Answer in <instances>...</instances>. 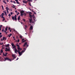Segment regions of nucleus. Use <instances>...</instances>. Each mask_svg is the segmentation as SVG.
Instances as JSON below:
<instances>
[{
    "label": "nucleus",
    "mask_w": 75,
    "mask_h": 75,
    "mask_svg": "<svg viewBox=\"0 0 75 75\" xmlns=\"http://www.w3.org/2000/svg\"><path fill=\"white\" fill-rule=\"evenodd\" d=\"M17 49L18 50V53L19 54V56H21V55L23 54V52H24L25 51V50H23L21 51V52H20V51L22 49L20 47V45H17Z\"/></svg>",
    "instance_id": "obj_1"
},
{
    "label": "nucleus",
    "mask_w": 75,
    "mask_h": 75,
    "mask_svg": "<svg viewBox=\"0 0 75 75\" xmlns=\"http://www.w3.org/2000/svg\"><path fill=\"white\" fill-rule=\"evenodd\" d=\"M12 18L13 20H16V21H17V15H16L14 16H12Z\"/></svg>",
    "instance_id": "obj_2"
},
{
    "label": "nucleus",
    "mask_w": 75,
    "mask_h": 75,
    "mask_svg": "<svg viewBox=\"0 0 75 75\" xmlns=\"http://www.w3.org/2000/svg\"><path fill=\"white\" fill-rule=\"evenodd\" d=\"M29 17H30V18H32V17H33V18H34H34V20L35 21L34 22H35V21H36L35 18V16H34V14H33V16L31 15V14H29Z\"/></svg>",
    "instance_id": "obj_3"
},
{
    "label": "nucleus",
    "mask_w": 75,
    "mask_h": 75,
    "mask_svg": "<svg viewBox=\"0 0 75 75\" xmlns=\"http://www.w3.org/2000/svg\"><path fill=\"white\" fill-rule=\"evenodd\" d=\"M12 57H13V58H12L11 59L12 60H14L16 58V55L15 54H12Z\"/></svg>",
    "instance_id": "obj_4"
},
{
    "label": "nucleus",
    "mask_w": 75,
    "mask_h": 75,
    "mask_svg": "<svg viewBox=\"0 0 75 75\" xmlns=\"http://www.w3.org/2000/svg\"><path fill=\"white\" fill-rule=\"evenodd\" d=\"M5 61H11V59H9L8 57H6L4 58Z\"/></svg>",
    "instance_id": "obj_5"
},
{
    "label": "nucleus",
    "mask_w": 75,
    "mask_h": 75,
    "mask_svg": "<svg viewBox=\"0 0 75 75\" xmlns=\"http://www.w3.org/2000/svg\"><path fill=\"white\" fill-rule=\"evenodd\" d=\"M11 45L12 47H13V48H16V46L15 45H14V44L12 43L11 44Z\"/></svg>",
    "instance_id": "obj_6"
},
{
    "label": "nucleus",
    "mask_w": 75,
    "mask_h": 75,
    "mask_svg": "<svg viewBox=\"0 0 75 75\" xmlns=\"http://www.w3.org/2000/svg\"><path fill=\"white\" fill-rule=\"evenodd\" d=\"M18 52V51L17 50V49L15 48V53H17Z\"/></svg>",
    "instance_id": "obj_7"
},
{
    "label": "nucleus",
    "mask_w": 75,
    "mask_h": 75,
    "mask_svg": "<svg viewBox=\"0 0 75 75\" xmlns=\"http://www.w3.org/2000/svg\"><path fill=\"white\" fill-rule=\"evenodd\" d=\"M20 16H18V21L19 22H20Z\"/></svg>",
    "instance_id": "obj_8"
},
{
    "label": "nucleus",
    "mask_w": 75,
    "mask_h": 75,
    "mask_svg": "<svg viewBox=\"0 0 75 75\" xmlns=\"http://www.w3.org/2000/svg\"><path fill=\"white\" fill-rule=\"evenodd\" d=\"M5 50H6L7 51H10V48L7 49V48H5Z\"/></svg>",
    "instance_id": "obj_9"
},
{
    "label": "nucleus",
    "mask_w": 75,
    "mask_h": 75,
    "mask_svg": "<svg viewBox=\"0 0 75 75\" xmlns=\"http://www.w3.org/2000/svg\"><path fill=\"white\" fill-rule=\"evenodd\" d=\"M10 45L9 44H8L7 45H5V47H9Z\"/></svg>",
    "instance_id": "obj_10"
},
{
    "label": "nucleus",
    "mask_w": 75,
    "mask_h": 75,
    "mask_svg": "<svg viewBox=\"0 0 75 75\" xmlns=\"http://www.w3.org/2000/svg\"><path fill=\"white\" fill-rule=\"evenodd\" d=\"M29 21L30 23L32 22V18H30V19H29Z\"/></svg>",
    "instance_id": "obj_11"
},
{
    "label": "nucleus",
    "mask_w": 75,
    "mask_h": 75,
    "mask_svg": "<svg viewBox=\"0 0 75 75\" xmlns=\"http://www.w3.org/2000/svg\"><path fill=\"white\" fill-rule=\"evenodd\" d=\"M30 28L31 30H33V27L32 26H31L30 27Z\"/></svg>",
    "instance_id": "obj_12"
},
{
    "label": "nucleus",
    "mask_w": 75,
    "mask_h": 75,
    "mask_svg": "<svg viewBox=\"0 0 75 75\" xmlns=\"http://www.w3.org/2000/svg\"><path fill=\"white\" fill-rule=\"evenodd\" d=\"M3 55H4V56L5 57H6V56H7V54H4V52L3 53Z\"/></svg>",
    "instance_id": "obj_13"
},
{
    "label": "nucleus",
    "mask_w": 75,
    "mask_h": 75,
    "mask_svg": "<svg viewBox=\"0 0 75 75\" xmlns=\"http://www.w3.org/2000/svg\"><path fill=\"white\" fill-rule=\"evenodd\" d=\"M6 11L7 12V13H8V7H6Z\"/></svg>",
    "instance_id": "obj_14"
},
{
    "label": "nucleus",
    "mask_w": 75,
    "mask_h": 75,
    "mask_svg": "<svg viewBox=\"0 0 75 75\" xmlns=\"http://www.w3.org/2000/svg\"><path fill=\"white\" fill-rule=\"evenodd\" d=\"M7 40V39H6V37H3V40Z\"/></svg>",
    "instance_id": "obj_15"
},
{
    "label": "nucleus",
    "mask_w": 75,
    "mask_h": 75,
    "mask_svg": "<svg viewBox=\"0 0 75 75\" xmlns=\"http://www.w3.org/2000/svg\"><path fill=\"white\" fill-rule=\"evenodd\" d=\"M27 42H26L25 44H24V45H23L24 47H25V45H27Z\"/></svg>",
    "instance_id": "obj_16"
},
{
    "label": "nucleus",
    "mask_w": 75,
    "mask_h": 75,
    "mask_svg": "<svg viewBox=\"0 0 75 75\" xmlns=\"http://www.w3.org/2000/svg\"><path fill=\"white\" fill-rule=\"evenodd\" d=\"M11 35H12V34L10 33L9 34V35H8V37L10 38V36H11Z\"/></svg>",
    "instance_id": "obj_17"
},
{
    "label": "nucleus",
    "mask_w": 75,
    "mask_h": 75,
    "mask_svg": "<svg viewBox=\"0 0 75 75\" xmlns=\"http://www.w3.org/2000/svg\"><path fill=\"white\" fill-rule=\"evenodd\" d=\"M24 11L23 10H22L21 11V13H24Z\"/></svg>",
    "instance_id": "obj_18"
},
{
    "label": "nucleus",
    "mask_w": 75,
    "mask_h": 75,
    "mask_svg": "<svg viewBox=\"0 0 75 75\" xmlns=\"http://www.w3.org/2000/svg\"><path fill=\"white\" fill-rule=\"evenodd\" d=\"M7 28H8V27L6 26L5 28V31H7Z\"/></svg>",
    "instance_id": "obj_19"
},
{
    "label": "nucleus",
    "mask_w": 75,
    "mask_h": 75,
    "mask_svg": "<svg viewBox=\"0 0 75 75\" xmlns=\"http://www.w3.org/2000/svg\"><path fill=\"white\" fill-rule=\"evenodd\" d=\"M3 3H5V4H7V3H6L5 1H3Z\"/></svg>",
    "instance_id": "obj_20"
},
{
    "label": "nucleus",
    "mask_w": 75,
    "mask_h": 75,
    "mask_svg": "<svg viewBox=\"0 0 75 75\" xmlns=\"http://www.w3.org/2000/svg\"><path fill=\"white\" fill-rule=\"evenodd\" d=\"M0 52L1 53H3V50H1Z\"/></svg>",
    "instance_id": "obj_21"
},
{
    "label": "nucleus",
    "mask_w": 75,
    "mask_h": 75,
    "mask_svg": "<svg viewBox=\"0 0 75 75\" xmlns=\"http://www.w3.org/2000/svg\"><path fill=\"white\" fill-rule=\"evenodd\" d=\"M4 33H6V34H7V33H8V32H6V31L5 30H4Z\"/></svg>",
    "instance_id": "obj_22"
},
{
    "label": "nucleus",
    "mask_w": 75,
    "mask_h": 75,
    "mask_svg": "<svg viewBox=\"0 0 75 75\" xmlns=\"http://www.w3.org/2000/svg\"><path fill=\"white\" fill-rule=\"evenodd\" d=\"M21 16H24V14L23 13H21Z\"/></svg>",
    "instance_id": "obj_23"
},
{
    "label": "nucleus",
    "mask_w": 75,
    "mask_h": 75,
    "mask_svg": "<svg viewBox=\"0 0 75 75\" xmlns=\"http://www.w3.org/2000/svg\"><path fill=\"white\" fill-rule=\"evenodd\" d=\"M28 4L30 6H31V3H28Z\"/></svg>",
    "instance_id": "obj_24"
},
{
    "label": "nucleus",
    "mask_w": 75,
    "mask_h": 75,
    "mask_svg": "<svg viewBox=\"0 0 75 75\" xmlns=\"http://www.w3.org/2000/svg\"><path fill=\"white\" fill-rule=\"evenodd\" d=\"M16 2V3H17V4H20V3L18 2V1H17Z\"/></svg>",
    "instance_id": "obj_25"
},
{
    "label": "nucleus",
    "mask_w": 75,
    "mask_h": 75,
    "mask_svg": "<svg viewBox=\"0 0 75 75\" xmlns=\"http://www.w3.org/2000/svg\"><path fill=\"white\" fill-rule=\"evenodd\" d=\"M13 5V6H12V7L13 8H15V6Z\"/></svg>",
    "instance_id": "obj_26"
},
{
    "label": "nucleus",
    "mask_w": 75,
    "mask_h": 75,
    "mask_svg": "<svg viewBox=\"0 0 75 75\" xmlns=\"http://www.w3.org/2000/svg\"><path fill=\"white\" fill-rule=\"evenodd\" d=\"M23 2V3H25V1H24V0H23L22 1Z\"/></svg>",
    "instance_id": "obj_27"
},
{
    "label": "nucleus",
    "mask_w": 75,
    "mask_h": 75,
    "mask_svg": "<svg viewBox=\"0 0 75 75\" xmlns=\"http://www.w3.org/2000/svg\"><path fill=\"white\" fill-rule=\"evenodd\" d=\"M28 1H29V2H30V1H31L32 0H27Z\"/></svg>",
    "instance_id": "obj_28"
},
{
    "label": "nucleus",
    "mask_w": 75,
    "mask_h": 75,
    "mask_svg": "<svg viewBox=\"0 0 75 75\" xmlns=\"http://www.w3.org/2000/svg\"><path fill=\"white\" fill-rule=\"evenodd\" d=\"M4 16V13H2L1 14V16Z\"/></svg>",
    "instance_id": "obj_29"
},
{
    "label": "nucleus",
    "mask_w": 75,
    "mask_h": 75,
    "mask_svg": "<svg viewBox=\"0 0 75 75\" xmlns=\"http://www.w3.org/2000/svg\"><path fill=\"white\" fill-rule=\"evenodd\" d=\"M4 29H3H3L2 30V31H3V33H4Z\"/></svg>",
    "instance_id": "obj_30"
},
{
    "label": "nucleus",
    "mask_w": 75,
    "mask_h": 75,
    "mask_svg": "<svg viewBox=\"0 0 75 75\" xmlns=\"http://www.w3.org/2000/svg\"><path fill=\"white\" fill-rule=\"evenodd\" d=\"M13 38L14 40H16V39H15V37L14 36L13 37Z\"/></svg>",
    "instance_id": "obj_31"
},
{
    "label": "nucleus",
    "mask_w": 75,
    "mask_h": 75,
    "mask_svg": "<svg viewBox=\"0 0 75 75\" xmlns=\"http://www.w3.org/2000/svg\"><path fill=\"white\" fill-rule=\"evenodd\" d=\"M8 16H9V17H10V16H11V15H10V14H9L8 15Z\"/></svg>",
    "instance_id": "obj_32"
},
{
    "label": "nucleus",
    "mask_w": 75,
    "mask_h": 75,
    "mask_svg": "<svg viewBox=\"0 0 75 75\" xmlns=\"http://www.w3.org/2000/svg\"><path fill=\"white\" fill-rule=\"evenodd\" d=\"M6 13H7V12H6V11L5 10V12L4 13H5V15H6Z\"/></svg>",
    "instance_id": "obj_33"
},
{
    "label": "nucleus",
    "mask_w": 75,
    "mask_h": 75,
    "mask_svg": "<svg viewBox=\"0 0 75 75\" xmlns=\"http://www.w3.org/2000/svg\"><path fill=\"white\" fill-rule=\"evenodd\" d=\"M2 9H4V7H3V6L2 5Z\"/></svg>",
    "instance_id": "obj_34"
},
{
    "label": "nucleus",
    "mask_w": 75,
    "mask_h": 75,
    "mask_svg": "<svg viewBox=\"0 0 75 75\" xmlns=\"http://www.w3.org/2000/svg\"><path fill=\"white\" fill-rule=\"evenodd\" d=\"M20 38H22V36L20 35Z\"/></svg>",
    "instance_id": "obj_35"
},
{
    "label": "nucleus",
    "mask_w": 75,
    "mask_h": 75,
    "mask_svg": "<svg viewBox=\"0 0 75 75\" xmlns=\"http://www.w3.org/2000/svg\"><path fill=\"white\" fill-rule=\"evenodd\" d=\"M3 21H4L5 20V18H3Z\"/></svg>",
    "instance_id": "obj_36"
},
{
    "label": "nucleus",
    "mask_w": 75,
    "mask_h": 75,
    "mask_svg": "<svg viewBox=\"0 0 75 75\" xmlns=\"http://www.w3.org/2000/svg\"><path fill=\"white\" fill-rule=\"evenodd\" d=\"M2 36H3V35H0V38H1V37H2Z\"/></svg>",
    "instance_id": "obj_37"
},
{
    "label": "nucleus",
    "mask_w": 75,
    "mask_h": 75,
    "mask_svg": "<svg viewBox=\"0 0 75 75\" xmlns=\"http://www.w3.org/2000/svg\"><path fill=\"white\" fill-rule=\"evenodd\" d=\"M16 41H18V42H19V41H20V40H18V41L17 40H16Z\"/></svg>",
    "instance_id": "obj_38"
},
{
    "label": "nucleus",
    "mask_w": 75,
    "mask_h": 75,
    "mask_svg": "<svg viewBox=\"0 0 75 75\" xmlns=\"http://www.w3.org/2000/svg\"><path fill=\"white\" fill-rule=\"evenodd\" d=\"M2 16V18H4V17H3V16Z\"/></svg>",
    "instance_id": "obj_39"
},
{
    "label": "nucleus",
    "mask_w": 75,
    "mask_h": 75,
    "mask_svg": "<svg viewBox=\"0 0 75 75\" xmlns=\"http://www.w3.org/2000/svg\"><path fill=\"white\" fill-rule=\"evenodd\" d=\"M13 3H14V4H16V2H15L14 1H13Z\"/></svg>",
    "instance_id": "obj_40"
},
{
    "label": "nucleus",
    "mask_w": 75,
    "mask_h": 75,
    "mask_svg": "<svg viewBox=\"0 0 75 75\" xmlns=\"http://www.w3.org/2000/svg\"><path fill=\"white\" fill-rule=\"evenodd\" d=\"M19 14V12H18L17 13V15L18 16Z\"/></svg>",
    "instance_id": "obj_41"
},
{
    "label": "nucleus",
    "mask_w": 75,
    "mask_h": 75,
    "mask_svg": "<svg viewBox=\"0 0 75 75\" xmlns=\"http://www.w3.org/2000/svg\"><path fill=\"white\" fill-rule=\"evenodd\" d=\"M8 30H10V28L9 27V28H8Z\"/></svg>",
    "instance_id": "obj_42"
},
{
    "label": "nucleus",
    "mask_w": 75,
    "mask_h": 75,
    "mask_svg": "<svg viewBox=\"0 0 75 75\" xmlns=\"http://www.w3.org/2000/svg\"><path fill=\"white\" fill-rule=\"evenodd\" d=\"M11 3H13V1H11Z\"/></svg>",
    "instance_id": "obj_43"
},
{
    "label": "nucleus",
    "mask_w": 75,
    "mask_h": 75,
    "mask_svg": "<svg viewBox=\"0 0 75 75\" xmlns=\"http://www.w3.org/2000/svg\"><path fill=\"white\" fill-rule=\"evenodd\" d=\"M3 39H1V40L2 41H3Z\"/></svg>",
    "instance_id": "obj_44"
},
{
    "label": "nucleus",
    "mask_w": 75,
    "mask_h": 75,
    "mask_svg": "<svg viewBox=\"0 0 75 75\" xmlns=\"http://www.w3.org/2000/svg\"><path fill=\"white\" fill-rule=\"evenodd\" d=\"M32 14V13H31V12H29V14Z\"/></svg>",
    "instance_id": "obj_45"
},
{
    "label": "nucleus",
    "mask_w": 75,
    "mask_h": 75,
    "mask_svg": "<svg viewBox=\"0 0 75 75\" xmlns=\"http://www.w3.org/2000/svg\"><path fill=\"white\" fill-rule=\"evenodd\" d=\"M2 27V25H0V28H1V27Z\"/></svg>",
    "instance_id": "obj_46"
},
{
    "label": "nucleus",
    "mask_w": 75,
    "mask_h": 75,
    "mask_svg": "<svg viewBox=\"0 0 75 75\" xmlns=\"http://www.w3.org/2000/svg\"><path fill=\"white\" fill-rule=\"evenodd\" d=\"M20 23L21 24H23V23H22V22H21L20 21Z\"/></svg>",
    "instance_id": "obj_47"
},
{
    "label": "nucleus",
    "mask_w": 75,
    "mask_h": 75,
    "mask_svg": "<svg viewBox=\"0 0 75 75\" xmlns=\"http://www.w3.org/2000/svg\"><path fill=\"white\" fill-rule=\"evenodd\" d=\"M23 21H24V22L25 21V19H23Z\"/></svg>",
    "instance_id": "obj_48"
},
{
    "label": "nucleus",
    "mask_w": 75,
    "mask_h": 75,
    "mask_svg": "<svg viewBox=\"0 0 75 75\" xmlns=\"http://www.w3.org/2000/svg\"><path fill=\"white\" fill-rule=\"evenodd\" d=\"M11 15H12V14H13V12H11Z\"/></svg>",
    "instance_id": "obj_49"
},
{
    "label": "nucleus",
    "mask_w": 75,
    "mask_h": 75,
    "mask_svg": "<svg viewBox=\"0 0 75 75\" xmlns=\"http://www.w3.org/2000/svg\"><path fill=\"white\" fill-rule=\"evenodd\" d=\"M24 40V39L23 38V39H22V41H23V40Z\"/></svg>",
    "instance_id": "obj_50"
},
{
    "label": "nucleus",
    "mask_w": 75,
    "mask_h": 75,
    "mask_svg": "<svg viewBox=\"0 0 75 75\" xmlns=\"http://www.w3.org/2000/svg\"><path fill=\"white\" fill-rule=\"evenodd\" d=\"M15 13H17V11H15Z\"/></svg>",
    "instance_id": "obj_51"
},
{
    "label": "nucleus",
    "mask_w": 75,
    "mask_h": 75,
    "mask_svg": "<svg viewBox=\"0 0 75 75\" xmlns=\"http://www.w3.org/2000/svg\"><path fill=\"white\" fill-rule=\"evenodd\" d=\"M9 0H6L7 2H8L9 1Z\"/></svg>",
    "instance_id": "obj_52"
},
{
    "label": "nucleus",
    "mask_w": 75,
    "mask_h": 75,
    "mask_svg": "<svg viewBox=\"0 0 75 75\" xmlns=\"http://www.w3.org/2000/svg\"><path fill=\"white\" fill-rule=\"evenodd\" d=\"M34 14H36V13L35 12H34Z\"/></svg>",
    "instance_id": "obj_53"
},
{
    "label": "nucleus",
    "mask_w": 75,
    "mask_h": 75,
    "mask_svg": "<svg viewBox=\"0 0 75 75\" xmlns=\"http://www.w3.org/2000/svg\"><path fill=\"white\" fill-rule=\"evenodd\" d=\"M23 50H25H25H26V49L25 48H23Z\"/></svg>",
    "instance_id": "obj_54"
},
{
    "label": "nucleus",
    "mask_w": 75,
    "mask_h": 75,
    "mask_svg": "<svg viewBox=\"0 0 75 75\" xmlns=\"http://www.w3.org/2000/svg\"><path fill=\"white\" fill-rule=\"evenodd\" d=\"M17 39H18V36H16Z\"/></svg>",
    "instance_id": "obj_55"
},
{
    "label": "nucleus",
    "mask_w": 75,
    "mask_h": 75,
    "mask_svg": "<svg viewBox=\"0 0 75 75\" xmlns=\"http://www.w3.org/2000/svg\"><path fill=\"white\" fill-rule=\"evenodd\" d=\"M18 58H17L16 59V61H17L18 60Z\"/></svg>",
    "instance_id": "obj_56"
},
{
    "label": "nucleus",
    "mask_w": 75,
    "mask_h": 75,
    "mask_svg": "<svg viewBox=\"0 0 75 75\" xmlns=\"http://www.w3.org/2000/svg\"><path fill=\"white\" fill-rule=\"evenodd\" d=\"M28 45H27V47H28Z\"/></svg>",
    "instance_id": "obj_57"
},
{
    "label": "nucleus",
    "mask_w": 75,
    "mask_h": 75,
    "mask_svg": "<svg viewBox=\"0 0 75 75\" xmlns=\"http://www.w3.org/2000/svg\"><path fill=\"white\" fill-rule=\"evenodd\" d=\"M10 32H11V29L10 30Z\"/></svg>",
    "instance_id": "obj_58"
},
{
    "label": "nucleus",
    "mask_w": 75,
    "mask_h": 75,
    "mask_svg": "<svg viewBox=\"0 0 75 75\" xmlns=\"http://www.w3.org/2000/svg\"><path fill=\"white\" fill-rule=\"evenodd\" d=\"M25 4H27V2H26V1H25Z\"/></svg>",
    "instance_id": "obj_59"
},
{
    "label": "nucleus",
    "mask_w": 75,
    "mask_h": 75,
    "mask_svg": "<svg viewBox=\"0 0 75 75\" xmlns=\"http://www.w3.org/2000/svg\"><path fill=\"white\" fill-rule=\"evenodd\" d=\"M17 45H18V43H17L16 44V46H17Z\"/></svg>",
    "instance_id": "obj_60"
},
{
    "label": "nucleus",
    "mask_w": 75,
    "mask_h": 75,
    "mask_svg": "<svg viewBox=\"0 0 75 75\" xmlns=\"http://www.w3.org/2000/svg\"><path fill=\"white\" fill-rule=\"evenodd\" d=\"M24 42V40H23L22 41V42Z\"/></svg>",
    "instance_id": "obj_61"
},
{
    "label": "nucleus",
    "mask_w": 75,
    "mask_h": 75,
    "mask_svg": "<svg viewBox=\"0 0 75 75\" xmlns=\"http://www.w3.org/2000/svg\"><path fill=\"white\" fill-rule=\"evenodd\" d=\"M5 51H6V52H7V50H5Z\"/></svg>",
    "instance_id": "obj_62"
},
{
    "label": "nucleus",
    "mask_w": 75,
    "mask_h": 75,
    "mask_svg": "<svg viewBox=\"0 0 75 75\" xmlns=\"http://www.w3.org/2000/svg\"><path fill=\"white\" fill-rule=\"evenodd\" d=\"M29 10H30V11H31V8H29Z\"/></svg>",
    "instance_id": "obj_63"
},
{
    "label": "nucleus",
    "mask_w": 75,
    "mask_h": 75,
    "mask_svg": "<svg viewBox=\"0 0 75 75\" xmlns=\"http://www.w3.org/2000/svg\"><path fill=\"white\" fill-rule=\"evenodd\" d=\"M1 35V33H0V35Z\"/></svg>",
    "instance_id": "obj_64"
}]
</instances>
